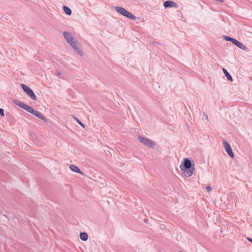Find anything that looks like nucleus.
<instances>
[{
    "label": "nucleus",
    "mask_w": 252,
    "mask_h": 252,
    "mask_svg": "<svg viewBox=\"0 0 252 252\" xmlns=\"http://www.w3.org/2000/svg\"><path fill=\"white\" fill-rule=\"evenodd\" d=\"M194 166V164L192 165L190 160L185 158L184 159L183 165H180V168L186 176L189 177L193 175V171L195 170Z\"/></svg>",
    "instance_id": "obj_1"
},
{
    "label": "nucleus",
    "mask_w": 252,
    "mask_h": 252,
    "mask_svg": "<svg viewBox=\"0 0 252 252\" xmlns=\"http://www.w3.org/2000/svg\"><path fill=\"white\" fill-rule=\"evenodd\" d=\"M115 9L118 12L131 20H135L136 19V17L134 15L126 10L123 7L116 6Z\"/></svg>",
    "instance_id": "obj_2"
},
{
    "label": "nucleus",
    "mask_w": 252,
    "mask_h": 252,
    "mask_svg": "<svg viewBox=\"0 0 252 252\" xmlns=\"http://www.w3.org/2000/svg\"><path fill=\"white\" fill-rule=\"evenodd\" d=\"M223 37L226 41H231L232 43H233L235 45H236L239 48L243 49L244 50H246L247 49V47L244 44L236 40L235 39L228 36H224Z\"/></svg>",
    "instance_id": "obj_3"
},
{
    "label": "nucleus",
    "mask_w": 252,
    "mask_h": 252,
    "mask_svg": "<svg viewBox=\"0 0 252 252\" xmlns=\"http://www.w3.org/2000/svg\"><path fill=\"white\" fill-rule=\"evenodd\" d=\"M21 87L26 94L32 99V100H35L36 99V96L33 92V91L26 85L22 84Z\"/></svg>",
    "instance_id": "obj_4"
},
{
    "label": "nucleus",
    "mask_w": 252,
    "mask_h": 252,
    "mask_svg": "<svg viewBox=\"0 0 252 252\" xmlns=\"http://www.w3.org/2000/svg\"><path fill=\"white\" fill-rule=\"evenodd\" d=\"M138 139L142 143L149 148H153L155 145V144L153 141L147 138L139 136Z\"/></svg>",
    "instance_id": "obj_5"
},
{
    "label": "nucleus",
    "mask_w": 252,
    "mask_h": 252,
    "mask_svg": "<svg viewBox=\"0 0 252 252\" xmlns=\"http://www.w3.org/2000/svg\"><path fill=\"white\" fill-rule=\"evenodd\" d=\"M63 36L65 38V40L69 44L73 43L74 41H76V39L74 38L73 35L71 34L68 32H63Z\"/></svg>",
    "instance_id": "obj_6"
},
{
    "label": "nucleus",
    "mask_w": 252,
    "mask_h": 252,
    "mask_svg": "<svg viewBox=\"0 0 252 252\" xmlns=\"http://www.w3.org/2000/svg\"><path fill=\"white\" fill-rule=\"evenodd\" d=\"M223 146H224V147L225 148V151L226 152L227 154L231 158H233L234 157L232 149H231L230 145L228 143V142L226 141V140H223Z\"/></svg>",
    "instance_id": "obj_7"
},
{
    "label": "nucleus",
    "mask_w": 252,
    "mask_h": 252,
    "mask_svg": "<svg viewBox=\"0 0 252 252\" xmlns=\"http://www.w3.org/2000/svg\"><path fill=\"white\" fill-rule=\"evenodd\" d=\"M78 44V42L77 40L74 41L73 43H71L70 45L73 48V49L75 51L76 53L78 54L83 56L82 52L81 50L78 48L77 45Z\"/></svg>",
    "instance_id": "obj_8"
},
{
    "label": "nucleus",
    "mask_w": 252,
    "mask_h": 252,
    "mask_svg": "<svg viewBox=\"0 0 252 252\" xmlns=\"http://www.w3.org/2000/svg\"><path fill=\"white\" fill-rule=\"evenodd\" d=\"M163 5L165 8L168 7H177L178 5L177 3L170 1V0H166L165 1Z\"/></svg>",
    "instance_id": "obj_9"
},
{
    "label": "nucleus",
    "mask_w": 252,
    "mask_h": 252,
    "mask_svg": "<svg viewBox=\"0 0 252 252\" xmlns=\"http://www.w3.org/2000/svg\"><path fill=\"white\" fill-rule=\"evenodd\" d=\"M32 114L38 118L39 119L43 120V121L45 122H47V119L44 116H43L40 112L34 110Z\"/></svg>",
    "instance_id": "obj_10"
},
{
    "label": "nucleus",
    "mask_w": 252,
    "mask_h": 252,
    "mask_svg": "<svg viewBox=\"0 0 252 252\" xmlns=\"http://www.w3.org/2000/svg\"><path fill=\"white\" fill-rule=\"evenodd\" d=\"M69 168L72 171L74 172L78 173L81 175L84 174V173L82 171H81L77 166H76L75 165L71 164L69 166Z\"/></svg>",
    "instance_id": "obj_11"
},
{
    "label": "nucleus",
    "mask_w": 252,
    "mask_h": 252,
    "mask_svg": "<svg viewBox=\"0 0 252 252\" xmlns=\"http://www.w3.org/2000/svg\"><path fill=\"white\" fill-rule=\"evenodd\" d=\"M13 102L16 104L17 105V106H18L19 107H20V108L23 109L25 105V103L22 102V101H20V100H17V99H14L13 100Z\"/></svg>",
    "instance_id": "obj_12"
},
{
    "label": "nucleus",
    "mask_w": 252,
    "mask_h": 252,
    "mask_svg": "<svg viewBox=\"0 0 252 252\" xmlns=\"http://www.w3.org/2000/svg\"><path fill=\"white\" fill-rule=\"evenodd\" d=\"M80 238L82 241H86L88 240V235L87 233L83 232H80Z\"/></svg>",
    "instance_id": "obj_13"
},
{
    "label": "nucleus",
    "mask_w": 252,
    "mask_h": 252,
    "mask_svg": "<svg viewBox=\"0 0 252 252\" xmlns=\"http://www.w3.org/2000/svg\"><path fill=\"white\" fill-rule=\"evenodd\" d=\"M223 72L224 74H225L226 77L227 78V80L230 81H233V78L231 75L228 73V72L225 69L223 68Z\"/></svg>",
    "instance_id": "obj_14"
},
{
    "label": "nucleus",
    "mask_w": 252,
    "mask_h": 252,
    "mask_svg": "<svg viewBox=\"0 0 252 252\" xmlns=\"http://www.w3.org/2000/svg\"><path fill=\"white\" fill-rule=\"evenodd\" d=\"M23 109L25 110L26 111H27V112L31 113V114H32L33 111H34V109L30 106L27 105V104H25Z\"/></svg>",
    "instance_id": "obj_15"
},
{
    "label": "nucleus",
    "mask_w": 252,
    "mask_h": 252,
    "mask_svg": "<svg viewBox=\"0 0 252 252\" xmlns=\"http://www.w3.org/2000/svg\"><path fill=\"white\" fill-rule=\"evenodd\" d=\"M63 11H64V12L67 15H70L72 13V11L67 6H63Z\"/></svg>",
    "instance_id": "obj_16"
},
{
    "label": "nucleus",
    "mask_w": 252,
    "mask_h": 252,
    "mask_svg": "<svg viewBox=\"0 0 252 252\" xmlns=\"http://www.w3.org/2000/svg\"><path fill=\"white\" fill-rule=\"evenodd\" d=\"M73 117L81 126H82L83 127H85L84 125L79 119H78L74 116H73Z\"/></svg>",
    "instance_id": "obj_17"
},
{
    "label": "nucleus",
    "mask_w": 252,
    "mask_h": 252,
    "mask_svg": "<svg viewBox=\"0 0 252 252\" xmlns=\"http://www.w3.org/2000/svg\"><path fill=\"white\" fill-rule=\"evenodd\" d=\"M0 115L3 117L4 116V110L2 108H0Z\"/></svg>",
    "instance_id": "obj_18"
},
{
    "label": "nucleus",
    "mask_w": 252,
    "mask_h": 252,
    "mask_svg": "<svg viewBox=\"0 0 252 252\" xmlns=\"http://www.w3.org/2000/svg\"><path fill=\"white\" fill-rule=\"evenodd\" d=\"M206 189L208 192H210V191H212V188L209 186L206 187Z\"/></svg>",
    "instance_id": "obj_19"
},
{
    "label": "nucleus",
    "mask_w": 252,
    "mask_h": 252,
    "mask_svg": "<svg viewBox=\"0 0 252 252\" xmlns=\"http://www.w3.org/2000/svg\"><path fill=\"white\" fill-rule=\"evenodd\" d=\"M216 1L219 2H223V0H215Z\"/></svg>",
    "instance_id": "obj_20"
},
{
    "label": "nucleus",
    "mask_w": 252,
    "mask_h": 252,
    "mask_svg": "<svg viewBox=\"0 0 252 252\" xmlns=\"http://www.w3.org/2000/svg\"><path fill=\"white\" fill-rule=\"evenodd\" d=\"M248 240L250 242H252V238H248Z\"/></svg>",
    "instance_id": "obj_21"
},
{
    "label": "nucleus",
    "mask_w": 252,
    "mask_h": 252,
    "mask_svg": "<svg viewBox=\"0 0 252 252\" xmlns=\"http://www.w3.org/2000/svg\"><path fill=\"white\" fill-rule=\"evenodd\" d=\"M58 75H61V73L60 72H58L57 73Z\"/></svg>",
    "instance_id": "obj_22"
},
{
    "label": "nucleus",
    "mask_w": 252,
    "mask_h": 252,
    "mask_svg": "<svg viewBox=\"0 0 252 252\" xmlns=\"http://www.w3.org/2000/svg\"><path fill=\"white\" fill-rule=\"evenodd\" d=\"M205 118L208 119V117L207 116H205Z\"/></svg>",
    "instance_id": "obj_23"
},
{
    "label": "nucleus",
    "mask_w": 252,
    "mask_h": 252,
    "mask_svg": "<svg viewBox=\"0 0 252 252\" xmlns=\"http://www.w3.org/2000/svg\"><path fill=\"white\" fill-rule=\"evenodd\" d=\"M205 118L208 119V117L207 116H205Z\"/></svg>",
    "instance_id": "obj_24"
}]
</instances>
